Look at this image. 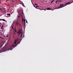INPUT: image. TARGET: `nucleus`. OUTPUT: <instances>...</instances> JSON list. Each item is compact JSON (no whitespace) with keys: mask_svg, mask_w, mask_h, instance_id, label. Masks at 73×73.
<instances>
[{"mask_svg":"<svg viewBox=\"0 0 73 73\" xmlns=\"http://www.w3.org/2000/svg\"><path fill=\"white\" fill-rule=\"evenodd\" d=\"M39 6H38V5H37L35 7V8L36 9H39Z\"/></svg>","mask_w":73,"mask_h":73,"instance_id":"obj_5","label":"nucleus"},{"mask_svg":"<svg viewBox=\"0 0 73 73\" xmlns=\"http://www.w3.org/2000/svg\"><path fill=\"white\" fill-rule=\"evenodd\" d=\"M33 6L35 7V8H36V6H35V5H33Z\"/></svg>","mask_w":73,"mask_h":73,"instance_id":"obj_19","label":"nucleus"},{"mask_svg":"<svg viewBox=\"0 0 73 73\" xmlns=\"http://www.w3.org/2000/svg\"><path fill=\"white\" fill-rule=\"evenodd\" d=\"M18 35H19L20 34V33L21 34V37H22V36H23V33H21V29L19 30L17 32Z\"/></svg>","mask_w":73,"mask_h":73,"instance_id":"obj_3","label":"nucleus"},{"mask_svg":"<svg viewBox=\"0 0 73 73\" xmlns=\"http://www.w3.org/2000/svg\"><path fill=\"white\" fill-rule=\"evenodd\" d=\"M64 4H61L60 5V6L56 8V9H59V8H63L64 7Z\"/></svg>","mask_w":73,"mask_h":73,"instance_id":"obj_4","label":"nucleus"},{"mask_svg":"<svg viewBox=\"0 0 73 73\" xmlns=\"http://www.w3.org/2000/svg\"><path fill=\"white\" fill-rule=\"evenodd\" d=\"M17 25H18V24H19V23H17Z\"/></svg>","mask_w":73,"mask_h":73,"instance_id":"obj_29","label":"nucleus"},{"mask_svg":"<svg viewBox=\"0 0 73 73\" xmlns=\"http://www.w3.org/2000/svg\"><path fill=\"white\" fill-rule=\"evenodd\" d=\"M0 27H1V25H0Z\"/></svg>","mask_w":73,"mask_h":73,"instance_id":"obj_31","label":"nucleus"},{"mask_svg":"<svg viewBox=\"0 0 73 73\" xmlns=\"http://www.w3.org/2000/svg\"><path fill=\"white\" fill-rule=\"evenodd\" d=\"M0 38H1V37H0Z\"/></svg>","mask_w":73,"mask_h":73,"instance_id":"obj_32","label":"nucleus"},{"mask_svg":"<svg viewBox=\"0 0 73 73\" xmlns=\"http://www.w3.org/2000/svg\"><path fill=\"white\" fill-rule=\"evenodd\" d=\"M64 1H66V0H64Z\"/></svg>","mask_w":73,"mask_h":73,"instance_id":"obj_33","label":"nucleus"},{"mask_svg":"<svg viewBox=\"0 0 73 73\" xmlns=\"http://www.w3.org/2000/svg\"><path fill=\"white\" fill-rule=\"evenodd\" d=\"M34 5H38V4H36H36H35Z\"/></svg>","mask_w":73,"mask_h":73,"instance_id":"obj_16","label":"nucleus"},{"mask_svg":"<svg viewBox=\"0 0 73 73\" xmlns=\"http://www.w3.org/2000/svg\"><path fill=\"white\" fill-rule=\"evenodd\" d=\"M12 27V29H14L13 28V26H11Z\"/></svg>","mask_w":73,"mask_h":73,"instance_id":"obj_18","label":"nucleus"},{"mask_svg":"<svg viewBox=\"0 0 73 73\" xmlns=\"http://www.w3.org/2000/svg\"><path fill=\"white\" fill-rule=\"evenodd\" d=\"M26 23H28V21H27V20L26 21Z\"/></svg>","mask_w":73,"mask_h":73,"instance_id":"obj_22","label":"nucleus"},{"mask_svg":"<svg viewBox=\"0 0 73 73\" xmlns=\"http://www.w3.org/2000/svg\"><path fill=\"white\" fill-rule=\"evenodd\" d=\"M70 3V2H68V3H67V4H69Z\"/></svg>","mask_w":73,"mask_h":73,"instance_id":"obj_15","label":"nucleus"},{"mask_svg":"<svg viewBox=\"0 0 73 73\" xmlns=\"http://www.w3.org/2000/svg\"><path fill=\"white\" fill-rule=\"evenodd\" d=\"M24 22L25 23V20H24Z\"/></svg>","mask_w":73,"mask_h":73,"instance_id":"obj_20","label":"nucleus"},{"mask_svg":"<svg viewBox=\"0 0 73 73\" xmlns=\"http://www.w3.org/2000/svg\"><path fill=\"white\" fill-rule=\"evenodd\" d=\"M56 1L57 2H59V1L58 0H57Z\"/></svg>","mask_w":73,"mask_h":73,"instance_id":"obj_27","label":"nucleus"},{"mask_svg":"<svg viewBox=\"0 0 73 73\" xmlns=\"http://www.w3.org/2000/svg\"><path fill=\"white\" fill-rule=\"evenodd\" d=\"M7 15L9 16V17H11V14L10 13L7 14Z\"/></svg>","mask_w":73,"mask_h":73,"instance_id":"obj_8","label":"nucleus"},{"mask_svg":"<svg viewBox=\"0 0 73 73\" xmlns=\"http://www.w3.org/2000/svg\"><path fill=\"white\" fill-rule=\"evenodd\" d=\"M19 24L20 26H21V24H20V23H19Z\"/></svg>","mask_w":73,"mask_h":73,"instance_id":"obj_28","label":"nucleus"},{"mask_svg":"<svg viewBox=\"0 0 73 73\" xmlns=\"http://www.w3.org/2000/svg\"><path fill=\"white\" fill-rule=\"evenodd\" d=\"M8 34L7 35V36H6V37H8Z\"/></svg>","mask_w":73,"mask_h":73,"instance_id":"obj_14","label":"nucleus"},{"mask_svg":"<svg viewBox=\"0 0 73 73\" xmlns=\"http://www.w3.org/2000/svg\"><path fill=\"white\" fill-rule=\"evenodd\" d=\"M47 10H52V9L49 8H48L46 9Z\"/></svg>","mask_w":73,"mask_h":73,"instance_id":"obj_6","label":"nucleus"},{"mask_svg":"<svg viewBox=\"0 0 73 73\" xmlns=\"http://www.w3.org/2000/svg\"><path fill=\"white\" fill-rule=\"evenodd\" d=\"M54 1V0H53L51 2V4H52L53 2Z\"/></svg>","mask_w":73,"mask_h":73,"instance_id":"obj_10","label":"nucleus"},{"mask_svg":"<svg viewBox=\"0 0 73 73\" xmlns=\"http://www.w3.org/2000/svg\"><path fill=\"white\" fill-rule=\"evenodd\" d=\"M14 35H16V33H15V32H14Z\"/></svg>","mask_w":73,"mask_h":73,"instance_id":"obj_25","label":"nucleus"},{"mask_svg":"<svg viewBox=\"0 0 73 73\" xmlns=\"http://www.w3.org/2000/svg\"><path fill=\"white\" fill-rule=\"evenodd\" d=\"M7 1H9V0H7Z\"/></svg>","mask_w":73,"mask_h":73,"instance_id":"obj_34","label":"nucleus"},{"mask_svg":"<svg viewBox=\"0 0 73 73\" xmlns=\"http://www.w3.org/2000/svg\"><path fill=\"white\" fill-rule=\"evenodd\" d=\"M18 17L19 18H20V16L19 15L18 16Z\"/></svg>","mask_w":73,"mask_h":73,"instance_id":"obj_13","label":"nucleus"},{"mask_svg":"<svg viewBox=\"0 0 73 73\" xmlns=\"http://www.w3.org/2000/svg\"><path fill=\"white\" fill-rule=\"evenodd\" d=\"M61 0L59 1V2H61Z\"/></svg>","mask_w":73,"mask_h":73,"instance_id":"obj_21","label":"nucleus"},{"mask_svg":"<svg viewBox=\"0 0 73 73\" xmlns=\"http://www.w3.org/2000/svg\"><path fill=\"white\" fill-rule=\"evenodd\" d=\"M4 45V43H3L0 46V48H1L2 46H3Z\"/></svg>","mask_w":73,"mask_h":73,"instance_id":"obj_7","label":"nucleus"},{"mask_svg":"<svg viewBox=\"0 0 73 73\" xmlns=\"http://www.w3.org/2000/svg\"><path fill=\"white\" fill-rule=\"evenodd\" d=\"M19 41H20V38H17V39L15 40V42L13 43V44L10 47V48H11V49H10V50H12L15 47H16L18 45V44H19L20 43V42H19Z\"/></svg>","mask_w":73,"mask_h":73,"instance_id":"obj_1","label":"nucleus"},{"mask_svg":"<svg viewBox=\"0 0 73 73\" xmlns=\"http://www.w3.org/2000/svg\"><path fill=\"white\" fill-rule=\"evenodd\" d=\"M67 4H68L67 3H66L65 4H64V7H65V6H66V5H67Z\"/></svg>","mask_w":73,"mask_h":73,"instance_id":"obj_9","label":"nucleus"},{"mask_svg":"<svg viewBox=\"0 0 73 73\" xmlns=\"http://www.w3.org/2000/svg\"><path fill=\"white\" fill-rule=\"evenodd\" d=\"M1 29H2V28H3V25H2V26L1 27Z\"/></svg>","mask_w":73,"mask_h":73,"instance_id":"obj_12","label":"nucleus"},{"mask_svg":"<svg viewBox=\"0 0 73 73\" xmlns=\"http://www.w3.org/2000/svg\"><path fill=\"white\" fill-rule=\"evenodd\" d=\"M3 21H6V20H5L4 19H2Z\"/></svg>","mask_w":73,"mask_h":73,"instance_id":"obj_11","label":"nucleus"},{"mask_svg":"<svg viewBox=\"0 0 73 73\" xmlns=\"http://www.w3.org/2000/svg\"><path fill=\"white\" fill-rule=\"evenodd\" d=\"M13 3H14V1H13Z\"/></svg>","mask_w":73,"mask_h":73,"instance_id":"obj_30","label":"nucleus"},{"mask_svg":"<svg viewBox=\"0 0 73 73\" xmlns=\"http://www.w3.org/2000/svg\"><path fill=\"white\" fill-rule=\"evenodd\" d=\"M15 32L16 33V30L15 29Z\"/></svg>","mask_w":73,"mask_h":73,"instance_id":"obj_24","label":"nucleus"},{"mask_svg":"<svg viewBox=\"0 0 73 73\" xmlns=\"http://www.w3.org/2000/svg\"><path fill=\"white\" fill-rule=\"evenodd\" d=\"M56 3H57V1H56Z\"/></svg>","mask_w":73,"mask_h":73,"instance_id":"obj_26","label":"nucleus"},{"mask_svg":"<svg viewBox=\"0 0 73 73\" xmlns=\"http://www.w3.org/2000/svg\"><path fill=\"white\" fill-rule=\"evenodd\" d=\"M13 37H14V38H15V37H14V36H15V35H13Z\"/></svg>","mask_w":73,"mask_h":73,"instance_id":"obj_23","label":"nucleus"},{"mask_svg":"<svg viewBox=\"0 0 73 73\" xmlns=\"http://www.w3.org/2000/svg\"><path fill=\"white\" fill-rule=\"evenodd\" d=\"M18 13L20 15V16L21 17H23V15L24 14L23 10L21 9V10H18Z\"/></svg>","mask_w":73,"mask_h":73,"instance_id":"obj_2","label":"nucleus"},{"mask_svg":"<svg viewBox=\"0 0 73 73\" xmlns=\"http://www.w3.org/2000/svg\"><path fill=\"white\" fill-rule=\"evenodd\" d=\"M0 10H1V11H3V10L1 8H0Z\"/></svg>","mask_w":73,"mask_h":73,"instance_id":"obj_17","label":"nucleus"}]
</instances>
